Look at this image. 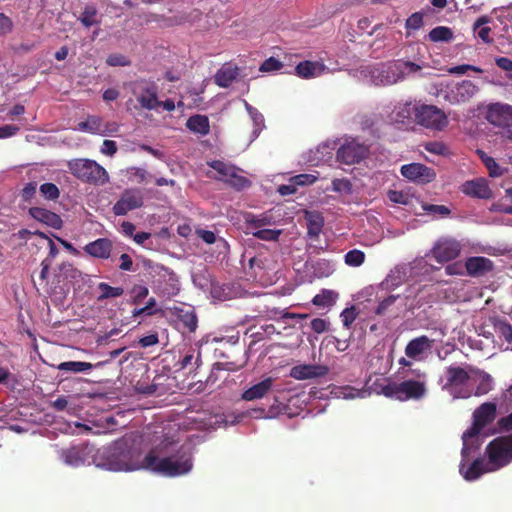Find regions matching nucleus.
<instances>
[{"label": "nucleus", "instance_id": "obj_39", "mask_svg": "<svg viewBox=\"0 0 512 512\" xmlns=\"http://www.w3.org/2000/svg\"><path fill=\"white\" fill-rule=\"evenodd\" d=\"M478 154H480L481 161L486 165L488 175H490V177H498L503 174V170L498 166L494 158L488 156L483 151H478Z\"/></svg>", "mask_w": 512, "mask_h": 512}, {"label": "nucleus", "instance_id": "obj_21", "mask_svg": "<svg viewBox=\"0 0 512 512\" xmlns=\"http://www.w3.org/2000/svg\"><path fill=\"white\" fill-rule=\"evenodd\" d=\"M28 215L33 217L34 220L54 229H61L62 227L61 217L58 216V214L53 213L51 210L40 207H33L28 209Z\"/></svg>", "mask_w": 512, "mask_h": 512}, {"label": "nucleus", "instance_id": "obj_40", "mask_svg": "<svg viewBox=\"0 0 512 512\" xmlns=\"http://www.w3.org/2000/svg\"><path fill=\"white\" fill-rule=\"evenodd\" d=\"M308 235L311 237H317L322 230L323 218L318 214H308Z\"/></svg>", "mask_w": 512, "mask_h": 512}, {"label": "nucleus", "instance_id": "obj_52", "mask_svg": "<svg viewBox=\"0 0 512 512\" xmlns=\"http://www.w3.org/2000/svg\"><path fill=\"white\" fill-rule=\"evenodd\" d=\"M418 105H413L410 102H405V104L401 105L400 108H398V111H396V118L398 120L403 121L404 119L411 118V115L415 116V110L417 109Z\"/></svg>", "mask_w": 512, "mask_h": 512}, {"label": "nucleus", "instance_id": "obj_51", "mask_svg": "<svg viewBox=\"0 0 512 512\" xmlns=\"http://www.w3.org/2000/svg\"><path fill=\"white\" fill-rule=\"evenodd\" d=\"M388 199L391 200V202L398 204V205H409L411 202L409 200V195L406 192L398 191V190H389L388 191Z\"/></svg>", "mask_w": 512, "mask_h": 512}, {"label": "nucleus", "instance_id": "obj_31", "mask_svg": "<svg viewBox=\"0 0 512 512\" xmlns=\"http://www.w3.org/2000/svg\"><path fill=\"white\" fill-rule=\"evenodd\" d=\"M489 23L488 16H482L475 20L474 26H472V30L477 33L478 38L485 43H492L493 39L489 37L491 33V28L486 26Z\"/></svg>", "mask_w": 512, "mask_h": 512}, {"label": "nucleus", "instance_id": "obj_38", "mask_svg": "<svg viewBox=\"0 0 512 512\" xmlns=\"http://www.w3.org/2000/svg\"><path fill=\"white\" fill-rule=\"evenodd\" d=\"M210 167L220 174L221 178L237 174L236 166L227 164L221 160H212V162H210Z\"/></svg>", "mask_w": 512, "mask_h": 512}, {"label": "nucleus", "instance_id": "obj_8", "mask_svg": "<svg viewBox=\"0 0 512 512\" xmlns=\"http://www.w3.org/2000/svg\"><path fill=\"white\" fill-rule=\"evenodd\" d=\"M369 146L356 138L346 139L336 152V160L343 165H356L367 159Z\"/></svg>", "mask_w": 512, "mask_h": 512}, {"label": "nucleus", "instance_id": "obj_48", "mask_svg": "<svg viewBox=\"0 0 512 512\" xmlns=\"http://www.w3.org/2000/svg\"><path fill=\"white\" fill-rule=\"evenodd\" d=\"M421 27H423V14L420 12L411 14V16L405 20V29L408 31H417Z\"/></svg>", "mask_w": 512, "mask_h": 512}, {"label": "nucleus", "instance_id": "obj_47", "mask_svg": "<svg viewBox=\"0 0 512 512\" xmlns=\"http://www.w3.org/2000/svg\"><path fill=\"white\" fill-rule=\"evenodd\" d=\"M39 192L47 200H56L59 197V189L53 183H43L39 187Z\"/></svg>", "mask_w": 512, "mask_h": 512}, {"label": "nucleus", "instance_id": "obj_36", "mask_svg": "<svg viewBox=\"0 0 512 512\" xmlns=\"http://www.w3.org/2000/svg\"><path fill=\"white\" fill-rule=\"evenodd\" d=\"M96 15H98V12L96 11L95 7L92 5H86L82 14H80L79 21L82 23L83 27L90 28L94 25H98L99 23V21L96 19Z\"/></svg>", "mask_w": 512, "mask_h": 512}, {"label": "nucleus", "instance_id": "obj_11", "mask_svg": "<svg viewBox=\"0 0 512 512\" xmlns=\"http://www.w3.org/2000/svg\"><path fill=\"white\" fill-rule=\"evenodd\" d=\"M484 118L492 126L510 128L512 126V105L500 102L490 103L484 110Z\"/></svg>", "mask_w": 512, "mask_h": 512}, {"label": "nucleus", "instance_id": "obj_60", "mask_svg": "<svg viewBox=\"0 0 512 512\" xmlns=\"http://www.w3.org/2000/svg\"><path fill=\"white\" fill-rule=\"evenodd\" d=\"M13 30L12 19L0 13V37H3Z\"/></svg>", "mask_w": 512, "mask_h": 512}, {"label": "nucleus", "instance_id": "obj_29", "mask_svg": "<svg viewBox=\"0 0 512 512\" xmlns=\"http://www.w3.org/2000/svg\"><path fill=\"white\" fill-rule=\"evenodd\" d=\"M100 365L101 362H98L96 365H93L90 362L67 361L58 364L57 369L61 372H70L73 374H77L90 371L93 367H97Z\"/></svg>", "mask_w": 512, "mask_h": 512}, {"label": "nucleus", "instance_id": "obj_27", "mask_svg": "<svg viewBox=\"0 0 512 512\" xmlns=\"http://www.w3.org/2000/svg\"><path fill=\"white\" fill-rule=\"evenodd\" d=\"M469 371L480 379V383H478L477 388H475V391H472V396L480 397L487 395L488 392L493 390V378L491 375L473 366H469Z\"/></svg>", "mask_w": 512, "mask_h": 512}, {"label": "nucleus", "instance_id": "obj_28", "mask_svg": "<svg viewBox=\"0 0 512 512\" xmlns=\"http://www.w3.org/2000/svg\"><path fill=\"white\" fill-rule=\"evenodd\" d=\"M186 127L190 132L200 134L201 136L209 134V120L204 114H195L189 117Z\"/></svg>", "mask_w": 512, "mask_h": 512}, {"label": "nucleus", "instance_id": "obj_57", "mask_svg": "<svg viewBox=\"0 0 512 512\" xmlns=\"http://www.w3.org/2000/svg\"><path fill=\"white\" fill-rule=\"evenodd\" d=\"M497 332H499L500 337L505 339L506 342H512V325L505 321H500L496 325Z\"/></svg>", "mask_w": 512, "mask_h": 512}, {"label": "nucleus", "instance_id": "obj_26", "mask_svg": "<svg viewBox=\"0 0 512 512\" xmlns=\"http://www.w3.org/2000/svg\"><path fill=\"white\" fill-rule=\"evenodd\" d=\"M296 75L302 79H312L318 77L325 70V66L316 61H303L296 65Z\"/></svg>", "mask_w": 512, "mask_h": 512}, {"label": "nucleus", "instance_id": "obj_33", "mask_svg": "<svg viewBox=\"0 0 512 512\" xmlns=\"http://www.w3.org/2000/svg\"><path fill=\"white\" fill-rule=\"evenodd\" d=\"M201 362L200 351H196L195 354L194 350H190L178 361V365H180L181 369H189L192 372L193 369H197L200 366Z\"/></svg>", "mask_w": 512, "mask_h": 512}, {"label": "nucleus", "instance_id": "obj_45", "mask_svg": "<svg viewBox=\"0 0 512 512\" xmlns=\"http://www.w3.org/2000/svg\"><path fill=\"white\" fill-rule=\"evenodd\" d=\"M178 318H180L181 323H183V326L186 327L189 332H194L196 330L197 317L193 310L181 311Z\"/></svg>", "mask_w": 512, "mask_h": 512}, {"label": "nucleus", "instance_id": "obj_41", "mask_svg": "<svg viewBox=\"0 0 512 512\" xmlns=\"http://www.w3.org/2000/svg\"><path fill=\"white\" fill-rule=\"evenodd\" d=\"M157 302L156 298L151 297L149 300H147L146 305L142 308H135L132 310V316L139 317L141 315L146 316H152L158 312H160V309L156 308Z\"/></svg>", "mask_w": 512, "mask_h": 512}, {"label": "nucleus", "instance_id": "obj_17", "mask_svg": "<svg viewBox=\"0 0 512 512\" xmlns=\"http://www.w3.org/2000/svg\"><path fill=\"white\" fill-rule=\"evenodd\" d=\"M88 454L89 445L83 443L61 450L60 457L64 463L73 467H79L86 462Z\"/></svg>", "mask_w": 512, "mask_h": 512}, {"label": "nucleus", "instance_id": "obj_14", "mask_svg": "<svg viewBox=\"0 0 512 512\" xmlns=\"http://www.w3.org/2000/svg\"><path fill=\"white\" fill-rule=\"evenodd\" d=\"M401 175L405 179L418 184H430L436 177L433 168L417 162L402 165Z\"/></svg>", "mask_w": 512, "mask_h": 512}, {"label": "nucleus", "instance_id": "obj_5", "mask_svg": "<svg viewBox=\"0 0 512 512\" xmlns=\"http://www.w3.org/2000/svg\"><path fill=\"white\" fill-rule=\"evenodd\" d=\"M426 382L420 380H405L401 383H388L382 387V395L397 401L421 400L426 395Z\"/></svg>", "mask_w": 512, "mask_h": 512}, {"label": "nucleus", "instance_id": "obj_23", "mask_svg": "<svg viewBox=\"0 0 512 512\" xmlns=\"http://www.w3.org/2000/svg\"><path fill=\"white\" fill-rule=\"evenodd\" d=\"M462 192L465 195L479 199L491 198V190L487 185V181L482 178L463 183Z\"/></svg>", "mask_w": 512, "mask_h": 512}, {"label": "nucleus", "instance_id": "obj_55", "mask_svg": "<svg viewBox=\"0 0 512 512\" xmlns=\"http://www.w3.org/2000/svg\"><path fill=\"white\" fill-rule=\"evenodd\" d=\"M357 316V311L355 306H351L346 308L340 313V318H342V323L345 328L349 329L350 325L355 322Z\"/></svg>", "mask_w": 512, "mask_h": 512}, {"label": "nucleus", "instance_id": "obj_1", "mask_svg": "<svg viewBox=\"0 0 512 512\" xmlns=\"http://www.w3.org/2000/svg\"><path fill=\"white\" fill-rule=\"evenodd\" d=\"M110 458V466L114 471L149 469L164 476L177 477L191 470V458L186 454L159 458L156 451L152 450L144 456L143 462L139 463L133 460L132 449L126 443L116 444Z\"/></svg>", "mask_w": 512, "mask_h": 512}, {"label": "nucleus", "instance_id": "obj_2", "mask_svg": "<svg viewBox=\"0 0 512 512\" xmlns=\"http://www.w3.org/2000/svg\"><path fill=\"white\" fill-rule=\"evenodd\" d=\"M68 170L82 183L104 186L108 182V172L95 160L85 158L68 161Z\"/></svg>", "mask_w": 512, "mask_h": 512}, {"label": "nucleus", "instance_id": "obj_18", "mask_svg": "<svg viewBox=\"0 0 512 512\" xmlns=\"http://www.w3.org/2000/svg\"><path fill=\"white\" fill-rule=\"evenodd\" d=\"M371 79L376 85L389 86L405 79V76L400 74L396 67L392 69L387 65H382L371 72Z\"/></svg>", "mask_w": 512, "mask_h": 512}, {"label": "nucleus", "instance_id": "obj_61", "mask_svg": "<svg viewBox=\"0 0 512 512\" xmlns=\"http://www.w3.org/2000/svg\"><path fill=\"white\" fill-rule=\"evenodd\" d=\"M36 191H37V183L36 182L33 181V182L26 184V186H24V188H22V191H21L22 200L28 202L29 200H31V198L34 197Z\"/></svg>", "mask_w": 512, "mask_h": 512}, {"label": "nucleus", "instance_id": "obj_25", "mask_svg": "<svg viewBox=\"0 0 512 512\" xmlns=\"http://www.w3.org/2000/svg\"><path fill=\"white\" fill-rule=\"evenodd\" d=\"M238 75L236 65L227 63L215 73L214 83L220 88H227L236 80Z\"/></svg>", "mask_w": 512, "mask_h": 512}, {"label": "nucleus", "instance_id": "obj_59", "mask_svg": "<svg viewBox=\"0 0 512 512\" xmlns=\"http://www.w3.org/2000/svg\"><path fill=\"white\" fill-rule=\"evenodd\" d=\"M467 71H474V72L480 73L481 69L474 65L463 64V65H457L454 67H450L447 70L448 74H456V75L465 74Z\"/></svg>", "mask_w": 512, "mask_h": 512}, {"label": "nucleus", "instance_id": "obj_43", "mask_svg": "<svg viewBox=\"0 0 512 512\" xmlns=\"http://www.w3.org/2000/svg\"><path fill=\"white\" fill-rule=\"evenodd\" d=\"M126 175H128L129 181L136 182L138 184L146 182L147 178L150 176L147 170L135 166L126 169Z\"/></svg>", "mask_w": 512, "mask_h": 512}, {"label": "nucleus", "instance_id": "obj_54", "mask_svg": "<svg viewBox=\"0 0 512 512\" xmlns=\"http://www.w3.org/2000/svg\"><path fill=\"white\" fill-rule=\"evenodd\" d=\"M331 185H333V191L335 192L342 194L351 193V183L348 178H336Z\"/></svg>", "mask_w": 512, "mask_h": 512}, {"label": "nucleus", "instance_id": "obj_30", "mask_svg": "<svg viewBox=\"0 0 512 512\" xmlns=\"http://www.w3.org/2000/svg\"><path fill=\"white\" fill-rule=\"evenodd\" d=\"M428 37L434 43H450L454 39V33L448 26H436L429 31Z\"/></svg>", "mask_w": 512, "mask_h": 512}, {"label": "nucleus", "instance_id": "obj_6", "mask_svg": "<svg viewBox=\"0 0 512 512\" xmlns=\"http://www.w3.org/2000/svg\"><path fill=\"white\" fill-rule=\"evenodd\" d=\"M414 121H416V124L433 131H442L448 126L445 112L432 104H420L416 109Z\"/></svg>", "mask_w": 512, "mask_h": 512}, {"label": "nucleus", "instance_id": "obj_50", "mask_svg": "<svg viewBox=\"0 0 512 512\" xmlns=\"http://www.w3.org/2000/svg\"><path fill=\"white\" fill-rule=\"evenodd\" d=\"M317 176L314 174H297L290 178V183L298 186H309L316 182Z\"/></svg>", "mask_w": 512, "mask_h": 512}, {"label": "nucleus", "instance_id": "obj_63", "mask_svg": "<svg viewBox=\"0 0 512 512\" xmlns=\"http://www.w3.org/2000/svg\"><path fill=\"white\" fill-rule=\"evenodd\" d=\"M423 209H425V211L429 213L437 214L442 217H446L449 215V209L447 208V206L431 204L423 206Z\"/></svg>", "mask_w": 512, "mask_h": 512}, {"label": "nucleus", "instance_id": "obj_34", "mask_svg": "<svg viewBox=\"0 0 512 512\" xmlns=\"http://www.w3.org/2000/svg\"><path fill=\"white\" fill-rule=\"evenodd\" d=\"M98 291L101 292L98 295L97 300L102 301L106 299L118 298L123 295V288L121 287H113L105 282H100L97 286Z\"/></svg>", "mask_w": 512, "mask_h": 512}, {"label": "nucleus", "instance_id": "obj_13", "mask_svg": "<svg viewBox=\"0 0 512 512\" xmlns=\"http://www.w3.org/2000/svg\"><path fill=\"white\" fill-rule=\"evenodd\" d=\"M461 252V244L455 238H441L432 247V258L438 263H446L456 259Z\"/></svg>", "mask_w": 512, "mask_h": 512}, {"label": "nucleus", "instance_id": "obj_53", "mask_svg": "<svg viewBox=\"0 0 512 512\" xmlns=\"http://www.w3.org/2000/svg\"><path fill=\"white\" fill-rule=\"evenodd\" d=\"M99 128V119L98 117H89L88 120L82 121L77 124V130L82 132H91L95 133Z\"/></svg>", "mask_w": 512, "mask_h": 512}, {"label": "nucleus", "instance_id": "obj_10", "mask_svg": "<svg viewBox=\"0 0 512 512\" xmlns=\"http://www.w3.org/2000/svg\"><path fill=\"white\" fill-rule=\"evenodd\" d=\"M132 93H134L135 98H137L141 109L152 111L159 108L156 84L147 80H138L134 83Z\"/></svg>", "mask_w": 512, "mask_h": 512}, {"label": "nucleus", "instance_id": "obj_58", "mask_svg": "<svg viewBox=\"0 0 512 512\" xmlns=\"http://www.w3.org/2000/svg\"><path fill=\"white\" fill-rule=\"evenodd\" d=\"M31 235H36V236H39L45 240L49 239L48 236H46V234H44L43 232L39 231V230H34V231H31L29 229H20L18 230L17 233L14 234V237L22 240V241H27L29 237H31Z\"/></svg>", "mask_w": 512, "mask_h": 512}, {"label": "nucleus", "instance_id": "obj_24", "mask_svg": "<svg viewBox=\"0 0 512 512\" xmlns=\"http://www.w3.org/2000/svg\"><path fill=\"white\" fill-rule=\"evenodd\" d=\"M272 386L273 378L267 377L245 390L244 393H242V399H244V401H256L258 399H262L270 392Z\"/></svg>", "mask_w": 512, "mask_h": 512}, {"label": "nucleus", "instance_id": "obj_46", "mask_svg": "<svg viewBox=\"0 0 512 512\" xmlns=\"http://www.w3.org/2000/svg\"><path fill=\"white\" fill-rule=\"evenodd\" d=\"M148 295V288L145 285L135 284L131 288V303L139 304L143 301Z\"/></svg>", "mask_w": 512, "mask_h": 512}, {"label": "nucleus", "instance_id": "obj_37", "mask_svg": "<svg viewBox=\"0 0 512 512\" xmlns=\"http://www.w3.org/2000/svg\"><path fill=\"white\" fill-rule=\"evenodd\" d=\"M386 66L394 69H398L400 70V74H402V76H407L408 74H414L416 72H419L421 70V67L420 65H418L417 63H413L411 61H398L396 63H389L387 64Z\"/></svg>", "mask_w": 512, "mask_h": 512}, {"label": "nucleus", "instance_id": "obj_35", "mask_svg": "<svg viewBox=\"0 0 512 512\" xmlns=\"http://www.w3.org/2000/svg\"><path fill=\"white\" fill-rule=\"evenodd\" d=\"M244 366H245V360H243L241 362L229 361V360L216 362V363L212 364L210 378H212L213 374H215L218 371L235 372V371L242 369V367H244Z\"/></svg>", "mask_w": 512, "mask_h": 512}, {"label": "nucleus", "instance_id": "obj_56", "mask_svg": "<svg viewBox=\"0 0 512 512\" xmlns=\"http://www.w3.org/2000/svg\"><path fill=\"white\" fill-rule=\"evenodd\" d=\"M283 64L274 57H269L260 65V72H275L282 68Z\"/></svg>", "mask_w": 512, "mask_h": 512}, {"label": "nucleus", "instance_id": "obj_4", "mask_svg": "<svg viewBox=\"0 0 512 512\" xmlns=\"http://www.w3.org/2000/svg\"><path fill=\"white\" fill-rule=\"evenodd\" d=\"M497 413V407L493 402H484L472 414V426L463 433L462 459L465 461L469 457V445L467 439L475 438L484 429L485 426L493 423Z\"/></svg>", "mask_w": 512, "mask_h": 512}, {"label": "nucleus", "instance_id": "obj_16", "mask_svg": "<svg viewBox=\"0 0 512 512\" xmlns=\"http://www.w3.org/2000/svg\"><path fill=\"white\" fill-rule=\"evenodd\" d=\"M494 263L491 259L483 256L468 257L465 261L466 274L469 277H484L492 272Z\"/></svg>", "mask_w": 512, "mask_h": 512}, {"label": "nucleus", "instance_id": "obj_32", "mask_svg": "<svg viewBox=\"0 0 512 512\" xmlns=\"http://www.w3.org/2000/svg\"><path fill=\"white\" fill-rule=\"evenodd\" d=\"M337 293L332 290H321L319 294L313 296L312 303L317 307L327 308L335 303Z\"/></svg>", "mask_w": 512, "mask_h": 512}, {"label": "nucleus", "instance_id": "obj_9", "mask_svg": "<svg viewBox=\"0 0 512 512\" xmlns=\"http://www.w3.org/2000/svg\"><path fill=\"white\" fill-rule=\"evenodd\" d=\"M476 93H478V86L471 80H464L451 86L447 85L438 91V95L452 105L467 103Z\"/></svg>", "mask_w": 512, "mask_h": 512}, {"label": "nucleus", "instance_id": "obj_62", "mask_svg": "<svg viewBox=\"0 0 512 512\" xmlns=\"http://www.w3.org/2000/svg\"><path fill=\"white\" fill-rule=\"evenodd\" d=\"M465 271L464 264L460 261L453 262L446 266V275L448 276L463 275Z\"/></svg>", "mask_w": 512, "mask_h": 512}, {"label": "nucleus", "instance_id": "obj_49", "mask_svg": "<svg viewBox=\"0 0 512 512\" xmlns=\"http://www.w3.org/2000/svg\"><path fill=\"white\" fill-rule=\"evenodd\" d=\"M280 230L258 229L252 232V236L263 241H276L279 238Z\"/></svg>", "mask_w": 512, "mask_h": 512}, {"label": "nucleus", "instance_id": "obj_15", "mask_svg": "<svg viewBox=\"0 0 512 512\" xmlns=\"http://www.w3.org/2000/svg\"><path fill=\"white\" fill-rule=\"evenodd\" d=\"M328 373L329 368L325 364H299L290 369V377L299 381L325 378Z\"/></svg>", "mask_w": 512, "mask_h": 512}, {"label": "nucleus", "instance_id": "obj_12", "mask_svg": "<svg viewBox=\"0 0 512 512\" xmlns=\"http://www.w3.org/2000/svg\"><path fill=\"white\" fill-rule=\"evenodd\" d=\"M144 204V198L140 189H125L120 195L118 202L113 205V214L116 216H124L130 211L140 209Z\"/></svg>", "mask_w": 512, "mask_h": 512}, {"label": "nucleus", "instance_id": "obj_19", "mask_svg": "<svg viewBox=\"0 0 512 512\" xmlns=\"http://www.w3.org/2000/svg\"><path fill=\"white\" fill-rule=\"evenodd\" d=\"M499 469L501 468L494 467V464L490 462L485 463L481 458L475 459L466 470L464 464H460V473H462L463 479L467 481H474L485 473L495 472Z\"/></svg>", "mask_w": 512, "mask_h": 512}, {"label": "nucleus", "instance_id": "obj_42", "mask_svg": "<svg viewBox=\"0 0 512 512\" xmlns=\"http://www.w3.org/2000/svg\"><path fill=\"white\" fill-rule=\"evenodd\" d=\"M365 261V253L360 249H352L345 255V264L350 267H360Z\"/></svg>", "mask_w": 512, "mask_h": 512}, {"label": "nucleus", "instance_id": "obj_64", "mask_svg": "<svg viewBox=\"0 0 512 512\" xmlns=\"http://www.w3.org/2000/svg\"><path fill=\"white\" fill-rule=\"evenodd\" d=\"M107 64H109V66H127L129 65V61L122 55L111 54L107 57Z\"/></svg>", "mask_w": 512, "mask_h": 512}, {"label": "nucleus", "instance_id": "obj_20", "mask_svg": "<svg viewBox=\"0 0 512 512\" xmlns=\"http://www.w3.org/2000/svg\"><path fill=\"white\" fill-rule=\"evenodd\" d=\"M111 250H113V243L108 238H97L83 247V252L101 260L110 258Z\"/></svg>", "mask_w": 512, "mask_h": 512}, {"label": "nucleus", "instance_id": "obj_7", "mask_svg": "<svg viewBox=\"0 0 512 512\" xmlns=\"http://www.w3.org/2000/svg\"><path fill=\"white\" fill-rule=\"evenodd\" d=\"M488 462L496 468H504L512 462V435L494 438L486 447Z\"/></svg>", "mask_w": 512, "mask_h": 512}, {"label": "nucleus", "instance_id": "obj_3", "mask_svg": "<svg viewBox=\"0 0 512 512\" xmlns=\"http://www.w3.org/2000/svg\"><path fill=\"white\" fill-rule=\"evenodd\" d=\"M471 374L469 368L456 365L447 366L446 382L442 384V390L448 392L453 399L472 397V389L467 386Z\"/></svg>", "mask_w": 512, "mask_h": 512}, {"label": "nucleus", "instance_id": "obj_22", "mask_svg": "<svg viewBox=\"0 0 512 512\" xmlns=\"http://www.w3.org/2000/svg\"><path fill=\"white\" fill-rule=\"evenodd\" d=\"M433 340L423 335L418 338H413L405 346V356L410 359H416L421 354L432 349Z\"/></svg>", "mask_w": 512, "mask_h": 512}, {"label": "nucleus", "instance_id": "obj_44", "mask_svg": "<svg viewBox=\"0 0 512 512\" xmlns=\"http://www.w3.org/2000/svg\"><path fill=\"white\" fill-rule=\"evenodd\" d=\"M220 179L237 190H243L251 186V181H249L248 178L241 176L239 174H233V176H228Z\"/></svg>", "mask_w": 512, "mask_h": 512}]
</instances>
